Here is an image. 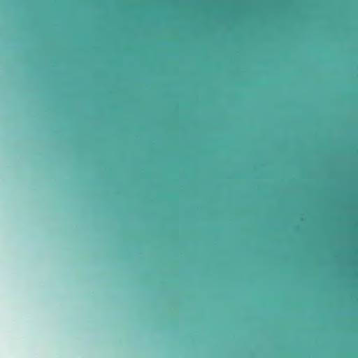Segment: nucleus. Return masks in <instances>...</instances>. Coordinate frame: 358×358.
<instances>
[{"label": "nucleus", "instance_id": "obj_1", "mask_svg": "<svg viewBox=\"0 0 358 358\" xmlns=\"http://www.w3.org/2000/svg\"><path fill=\"white\" fill-rule=\"evenodd\" d=\"M152 11H157V0H152Z\"/></svg>", "mask_w": 358, "mask_h": 358}]
</instances>
